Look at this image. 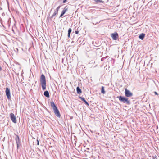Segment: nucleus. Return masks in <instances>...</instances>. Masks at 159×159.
<instances>
[{
  "mask_svg": "<svg viewBox=\"0 0 159 159\" xmlns=\"http://www.w3.org/2000/svg\"><path fill=\"white\" fill-rule=\"evenodd\" d=\"M40 82L43 90H45L46 89V80L45 77L43 74H42L41 76Z\"/></svg>",
  "mask_w": 159,
  "mask_h": 159,
  "instance_id": "f257e3e1",
  "label": "nucleus"
},
{
  "mask_svg": "<svg viewBox=\"0 0 159 159\" xmlns=\"http://www.w3.org/2000/svg\"><path fill=\"white\" fill-rule=\"evenodd\" d=\"M51 106L52 108L54 111V113L56 116L59 118H60L61 117L60 113L55 104L53 102H51Z\"/></svg>",
  "mask_w": 159,
  "mask_h": 159,
  "instance_id": "f03ea898",
  "label": "nucleus"
},
{
  "mask_svg": "<svg viewBox=\"0 0 159 159\" xmlns=\"http://www.w3.org/2000/svg\"><path fill=\"white\" fill-rule=\"evenodd\" d=\"M117 98H119L120 101L122 102L126 103L127 104H130V101L128 100V99L125 97L120 96H118Z\"/></svg>",
  "mask_w": 159,
  "mask_h": 159,
  "instance_id": "7ed1b4c3",
  "label": "nucleus"
},
{
  "mask_svg": "<svg viewBox=\"0 0 159 159\" xmlns=\"http://www.w3.org/2000/svg\"><path fill=\"white\" fill-rule=\"evenodd\" d=\"M111 36L113 40H116L119 37L118 34L116 32L111 34Z\"/></svg>",
  "mask_w": 159,
  "mask_h": 159,
  "instance_id": "20e7f679",
  "label": "nucleus"
},
{
  "mask_svg": "<svg viewBox=\"0 0 159 159\" xmlns=\"http://www.w3.org/2000/svg\"><path fill=\"white\" fill-rule=\"evenodd\" d=\"M125 96L127 97H130L133 96V93L126 89L125 90Z\"/></svg>",
  "mask_w": 159,
  "mask_h": 159,
  "instance_id": "39448f33",
  "label": "nucleus"
},
{
  "mask_svg": "<svg viewBox=\"0 0 159 159\" xmlns=\"http://www.w3.org/2000/svg\"><path fill=\"white\" fill-rule=\"evenodd\" d=\"M10 117L11 120L14 123H16V117L14 114L13 113H11L10 114Z\"/></svg>",
  "mask_w": 159,
  "mask_h": 159,
  "instance_id": "423d86ee",
  "label": "nucleus"
},
{
  "mask_svg": "<svg viewBox=\"0 0 159 159\" xmlns=\"http://www.w3.org/2000/svg\"><path fill=\"white\" fill-rule=\"evenodd\" d=\"M5 92L8 99H9L11 98V94L10 89L8 87L6 88Z\"/></svg>",
  "mask_w": 159,
  "mask_h": 159,
  "instance_id": "0eeeda50",
  "label": "nucleus"
},
{
  "mask_svg": "<svg viewBox=\"0 0 159 159\" xmlns=\"http://www.w3.org/2000/svg\"><path fill=\"white\" fill-rule=\"evenodd\" d=\"M15 140L16 143L17 149H18L20 146V139L19 136L17 135L16 136Z\"/></svg>",
  "mask_w": 159,
  "mask_h": 159,
  "instance_id": "6e6552de",
  "label": "nucleus"
},
{
  "mask_svg": "<svg viewBox=\"0 0 159 159\" xmlns=\"http://www.w3.org/2000/svg\"><path fill=\"white\" fill-rule=\"evenodd\" d=\"M67 10V8H66V7H65L64 9L62 11L60 17H62L66 11Z\"/></svg>",
  "mask_w": 159,
  "mask_h": 159,
  "instance_id": "1a4fd4ad",
  "label": "nucleus"
},
{
  "mask_svg": "<svg viewBox=\"0 0 159 159\" xmlns=\"http://www.w3.org/2000/svg\"><path fill=\"white\" fill-rule=\"evenodd\" d=\"M145 34L144 33L141 34L139 36V37L141 40H143L145 37Z\"/></svg>",
  "mask_w": 159,
  "mask_h": 159,
  "instance_id": "9d476101",
  "label": "nucleus"
},
{
  "mask_svg": "<svg viewBox=\"0 0 159 159\" xmlns=\"http://www.w3.org/2000/svg\"><path fill=\"white\" fill-rule=\"evenodd\" d=\"M80 99L82 101H83L88 106H89V104L85 100V98H84L80 97Z\"/></svg>",
  "mask_w": 159,
  "mask_h": 159,
  "instance_id": "9b49d317",
  "label": "nucleus"
},
{
  "mask_svg": "<svg viewBox=\"0 0 159 159\" xmlns=\"http://www.w3.org/2000/svg\"><path fill=\"white\" fill-rule=\"evenodd\" d=\"M44 95L47 97H49V93L48 91H45L44 93Z\"/></svg>",
  "mask_w": 159,
  "mask_h": 159,
  "instance_id": "f8f14e48",
  "label": "nucleus"
},
{
  "mask_svg": "<svg viewBox=\"0 0 159 159\" xmlns=\"http://www.w3.org/2000/svg\"><path fill=\"white\" fill-rule=\"evenodd\" d=\"M76 90L78 94H80L82 93V91L81 89H80V87H77L76 88Z\"/></svg>",
  "mask_w": 159,
  "mask_h": 159,
  "instance_id": "ddd939ff",
  "label": "nucleus"
},
{
  "mask_svg": "<svg viewBox=\"0 0 159 159\" xmlns=\"http://www.w3.org/2000/svg\"><path fill=\"white\" fill-rule=\"evenodd\" d=\"M58 11L55 10L53 14L51 16L50 18H54L56 15L58 14Z\"/></svg>",
  "mask_w": 159,
  "mask_h": 159,
  "instance_id": "4468645a",
  "label": "nucleus"
},
{
  "mask_svg": "<svg viewBox=\"0 0 159 159\" xmlns=\"http://www.w3.org/2000/svg\"><path fill=\"white\" fill-rule=\"evenodd\" d=\"M94 1L95 2V4H98L100 3H103L104 1L102 0H95Z\"/></svg>",
  "mask_w": 159,
  "mask_h": 159,
  "instance_id": "2eb2a0df",
  "label": "nucleus"
},
{
  "mask_svg": "<svg viewBox=\"0 0 159 159\" xmlns=\"http://www.w3.org/2000/svg\"><path fill=\"white\" fill-rule=\"evenodd\" d=\"M72 30L70 28H69L68 30V38H69L70 37V34Z\"/></svg>",
  "mask_w": 159,
  "mask_h": 159,
  "instance_id": "dca6fc26",
  "label": "nucleus"
},
{
  "mask_svg": "<svg viewBox=\"0 0 159 159\" xmlns=\"http://www.w3.org/2000/svg\"><path fill=\"white\" fill-rule=\"evenodd\" d=\"M101 92L103 94L105 93V91L104 90V86H102L101 89Z\"/></svg>",
  "mask_w": 159,
  "mask_h": 159,
  "instance_id": "f3484780",
  "label": "nucleus"
},
{
  "mask_svg": "<svg viewBox=\"0 0 159 159\" xmlns=\"http://www.w3.org/2000/svg\"><path fill=\"white\" fill-rule=\"evenodd\" d=\"M61 7V6H59L55 10L57 11H58V10H59L60 8Z\"/></svg>",
  "mask_w": 159,
  "mask_h": 159,
  "instance_id": "a211bd4d",
  "label": "nucleus"
},
{
  "mask_svg": "<svg viewBox=\"0 0 159 159\" xmlns=\"http://www.w3.org/2000/svg\"><path fill=\"white\" fill-rule=\"evenodd\" d=\"M153 159H157L156 155H155L154 156H153Z\"/></svg>",
  "mask_w": 159,
  "mask_h": 159,
  "instance_id": "6ab92c4d",
  "label": "nucleus"
},
{
  "mask_svg": "<svg viewBox=\"0 0 159 159\" xmlns=\"http://www.w3.org/2000/svg\"><path fill=\"white\" fill-rule=\"evenodd\" d=\"M79 31H75V33L76 34H78Z\"/></svg>",
  "mask_w": 159,
  "mask_h": 159,
  "instance_id": "aec40b11",
  "label": "nucleus"
},
{
  "mask_svg": "<svg viewBox=\"0 0 159 159\" xmlns=\"http://www.w3.org/2000/svg\"><path fill=\"white\" fill-rule=\"evenodd\" d=\"M154 93L155 95H158V93L156 92H154Z\"/></svg>",
  "mask_w": 159,
  "mask_h": 159,
  "instance_id": "412c9836",
  "label": "nucleus"
},
{
  "mask_svg": "<svg viewBox=\"0 0 159 159\" xmlns=\"http://www.w3.org/2000/svg\"><path fill=\"white\" fill-rule=\"evenodd\" d=\"M66 0H63V3H65L66 2Z\"/></svg>",
  "mask_w": 159,
  "mask_h": 159,
  "instance_id": "4be33fe9",
  "label": "nucleus"
},
{
  "mask_svg": "<svg viewBox=\"0 0 159 159\" xmlns=\"http://www.w3.org/2000/svg\"><path fill=\"white\" fill-rule=\"evenodd\" d=\"M37 141H38V143H37V144H38V145H39V141H38V140Z\"/></svg>",
  "mask_w": 159,
  "mask_h": 159,
  "instance_id": "5701e85b",
  "label": "nucleus"
},
{
  "mask_svg": "<svg viewBox=\"0 0 159 159\" xmlns=\"http://www.w3.org/2000/svg\"><path fill=\"white\" fill-rule=\"evenodd\" d=\"M2 69V68L0 66V70H1Z\"/></svg>",
  "mask_w": 159,
  "mask_h": 159,
  "instance_id": "b1692460",
  "label": "nucleus"
}]
</instances>
